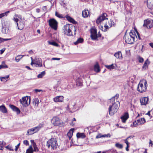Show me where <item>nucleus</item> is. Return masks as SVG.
I'll use <instances>...</instances> for the list:
<instances>
[{
	"mask_svg": "<svg viewBox=\"0 0 153 153\" xmlns=\"http://www.w3.org/2000/svg\"><path fill=\"white\" fill-rule=\"evenodd\" d=\"M126 42L128 44H132L137 40V37L133 30L131 31L129 33H126L124 36Z\"/></svg>",
	"mask_w": 153,
	"mask_h": 153,
	"instance_id": "f257e3e1",
	"label": "nucleus"
},
{
	"mask_svg": "<svg viewBox=\"0 0 153 153\" xmlns=\"http://www.w3.org/2000/svg\"><path fill=\"white\" fill-rule=\"evenodd\" d=\"M119 106L120 102L118 101H116L112 105H110L108 108L110 115L111 116L113 115L117 112Z\"/></svg>",
	"mask_w": 153,
	"mask_h": 153,
	"instance_id": "f03ea898",
	"label": "nucleus"
},
{
	"mask_svg": "<svg viewBox=\"0 0 153 153\" xmlns=\"http://www.w3.org/2000/svg\"><path fill=\"white\" fill-rule=\"evenodd\" d=\"M147 84V82L145 80H140L138 84L137 90L140 93L146 91V90Z\"/></svg>",
	"mask_w": 153,
	"mask_h": 153,
	"instance_id": "7ed1b4c3",
	"label": "nucleus"
},
{
	"mask_svg": "<svg viewBox=\"0 0 153 153\" xmlns=\"http://www.w3.org/2000/svg\"><path fill=\"white\" fill-rule=\"evenodd\" d=\"M58 146L57 141L56 138H51L47 141L46 146L48 148L51 147L53 149H55Z\"/></svg>",
	"mask_w": 153,
	"mask_h": 153,
	"instance_id": "20e7f679",
	"label": "nucleus"
},
{
	"mask_svg": "<svg viewBox=\"0 0 153 153\" xmlns=\"http://www.w3.org/2000/svg\"><path fill=\"white\" fill-rule=\"evenodd\" d=\"M43 127L42 124H40L36 127L29 129L27 132V135H30L39 131Z\"/></svg>",
	"mask_w": 153,
	"mask_h": 153,
	"instance_id": "39448f33",
	"label": "nucleus"
},
{
	"mask_svg": "<svg viewBox=\"0 0 153 153\" xmlns=\"http://www.w3.org/2000/svg\"><path fill=\"white\" fill-rule=\"evenodd\" d=\"M30 98L27 96L23 97L20 100V103L24 106L26 107L30 104Z\"/></svg>",
	"mask_w": 153,
	"mask_h": 153,
	"instance_id": "423d86ee",
	"label": "nucleus"
},
{
	"mask_svg": "<svg viewBox=\"0 0 153 153\" xmlns=\"http://www.w3.org/2000/svg\"><path fill=\"white\" fill-rule=\"evenodd\" d=\"M48 22L50 27L54 30H56L58 23L56 20L54 19H50Z\"/></svg>",
	"mask_w": 153,
	"mask_h": 153,
	"instance_id": "0eeeda50",
	"label": "nucleus"
},
{
	"mask_svg": "<svg viewBox=\"0 0 153 153\" xmlns=\"http://www.w3.org/2000/svg\"><path fill=\"white\" fill-rule=\"evenodd\" d=\"M51 121L54 126H59L62 123V121L57 117H53Z\"/></svg>",
	"mask_w": 153,
	"mask_h": 153,
	"instance_id": "6e6552de",
	"label": "nucleus"
},
{
	"mask_svg": "<svg viewBox=\"0 0 153 153\" xmlns=\"http://www.w3.org/2000/svg\"><path fill=\"white\" fill-rule=\"evenodd\" d=\"M152 23V21L149 19L145 20L144 21L143 26L147 28H150L153 27Z\"/></svg>",
	"mask_w": 153,
	"mask_h": 153,
	"instance_id": "1a4fd4ad",
	"label": "nucleus"
},
{
	"mask_svg": "<svg viewBox=\"0 0 153 153\" xmlns=\"http://www.w3.org/2000/svg\"><path fill=\"white\" fill-rule=\"evenodd\" d=\"M107 16V15L106 13H103L97 19L96 21V23L97 24H99L102 21L105 19H108L106 17Z\"/></svg>",
	"mask_w": 153,
	"mask_h": 153,
	"instance_id": "9d476101",
	"label": "nucleus"
},
{
	"mask_svg": "<svg viewBox=\"0 0 153 153\" xmlns=\"http://www.w3.org/2000/svg\"><path fill=\"white\" fill-rule=\"evenodd\" d=\"M91 39L93 40H96L98 37L96 29L94 28L91 29Z\"/></svg>",
	"mask_w": 153,
	"mask_h": 153,
	"instance_id": "9b49d317",
	"label": "nucleus"
},
{
	"mask_svg": "<svg viewBox=\"0 0 153 153\" xmlns=\"http://www.w3.org/2000/svg\"><path fill=\"white\" fill-rule=\"evenodd\" d=\"M34 60L35 64L36 67H39L42 66V61L41 58L36 57Z\"/></svg>",
	"mask_w": 153,
	"mask_h": 153,
	"instance_id": "f8f14e48",
	"label": "nucleus"
},
{
	"mask_svg": "<svg viewBox=\"0 0 153 153\" xmlns=\"http://www.w3.org/2000/svg\"><path fill=\"white\" fill-rule=\"evenodd\" d=\"M74 78L75 79L76 81V85L77 86H81L82 84L81 79L79 77L74 76Z\"/></svg>",
	"mask_w": 153,
	"mask_h": 153,
	"instance_id": "ddd939ff",
	"label": "nucleus"
},
{
	"mask_svg": "<svg viewBox=\"0 0 153 153\" xmlns=\"http://www.w3.org/2000/svg\"><path fill=\"white\" fill-rule=\"evenodd\" d=\"M112 25H114V24H112L111 23V21H110V22H108V23H106V24L104 25V27H105V28L103 29V27L102 26H101V28H102V30L104 31H105L106 30L108 29L109 27H111L112 26Z\"/></svg>",
	"mask_w": 153,
	"mask_h": 153,
	"instance_id": "4468645a",
	"label": "nucleus"
},
{
	"mask_svg": "<svg viewBox=\"0 0 153 153\" xmlns=\"http://www.w3.org/2000/svg\"><path fill=\"white\" fill-rule=\"evenodd\" d=\"M148 98L147 97H143L140 99V102L141 105H146L147 104L148 101Z\"/></svg>",
	"mask_w": 153,
	"mask_h": 153,
	"instance_id": "2eb2a0df",
	"label": "nucleus"
},
{
	"mask_svg": "<svg viewBox=\"0 0 153 153\" xmlns=\"http://www.w3.org/2000/svg\"><path fill=\"white\" fill-rule=\"evenodd\" d=\"M71 27L70 26L69 28V29H68V30H67V32L66 34H65L68 36H71L72 35V32H71ZM71 28L74 29V35L76 34V30L75 27H74V26L73 27H71Z\"/></svg>",
	"mask_w": 153,
	"mask_h": 153,
	"instance_id": "dca6fc26",
	"label": "nucleus"
},
{
	"mask_svg": "<svg viewBox=\"0 0 153 153\" xmlns=\"http://www.w3.org/2000/svg\"><path fill=\"white\" fill-rule=\"evenodd\" d=\"M17 24L18 26V28L20 30H22L24 27V22L23 21H20L19 23H17Z\"/></svg>",
	"mask_w": 153,
	"mask_h": 153,
	"instance_id": "f3484780",
	"label": "nucleus"
},
{
	"mask_svg": "<svg viewBox=\"0 0 153 153\" xmlns=\"http://www.w3.org/2000/svg\"><path fill=\"white\" fill-rule=\"evenodd\" d=\"M129 117L128 114V113H125L120 118L122 120V121L123 123H125L126 120Z\"/></svg>",
	"mask_w": 153,
	"mask_h": 153,
	"instance_id": "a211bd4d",
	"label": "nucleus"
},
{
	"mask_svg": "<svg viewBox=\"0 0 153 153\" xmlns=\"http://www.w3.org/2000/svg\"><path fill=\"white\" fill-rule=\"evenodd\" d=\"M10 107L13 111H16L17 114H19L20 113V110L16 107L13 105H10Z\"/></svg>",
	"mask_w": 153,
	"mask_h": 153,
	"instance_id": "6ab92c4d",
	"label": "nucleus"
},
{
	"mask_svg": "<svg viewBox=\"0 0 153 153\" xmlns=\"http://www.w3.org/2000/svg\"><path fill=\"white\" fill-rule=\"evenodd\" d=\"M147 5L148 7L151 9H153V0H147Z\"/></svg>",
	"mask_w": 153,
	"mask_h": 153,
	"instance_id": "aec40b11",
	"label": "nucleus"
},
{
	"mask_svg": "<svg viewBox=\"0 0 153 153\" xmlns=\"http://www.w3.org/2000/svg\"><path fill=\"white\" fill-rule=\"evenodd\" d=\"M63 100V96H58L56 97L54 99V101L55 102H62Z\"/></svg>",
	"mask_w": 153,
	"mask_h": 153,
	"instance_id": "412c9836",
	"label": "nucleus"
},
{
	"mask_svg": "<svg viewBox=\"0 0 153 153\" xmlns=\"http://www.w3.org/2000/svg\"><path fill=\"white\" fill-rule=\"evenodd\" d=\"M70 25L69 24H67L66 25H64L62 29V32L64 33V34H66L67 30L69 28Z\"/></svg>",
	"mask_w": 153,
	"mask_h": 153,
	"instance_id": "4be33fe9",
	"label": "nucleus"
},
{
	"mask_svg": "<svg viewBox=\"0 0 153 153\" xmlns=\"http://www.w3.org/2000/svg\"><path fill=\"white\" fill-rule=\"evenodd\" d=\"M117 66L116 64H112L110 65H105V67L111 70L115 69Z\"/></svg>",
	"mask_w": 153,
	"mask_h": 153,
	"instance_id": "5701e85b",
	"label": "nucleus"
},
{
	"mask_svg": "<svg viewBox=\"0 0 153 153\" xmlns=\"http://www.w3.org/2000/svg\"><path fill=\"white\" fill-rule=\"evenodd\" d=\"M82 16L84 18L88 17L89 14V11L88 10H84L82 11Z\"/></svg>",
	"mask_w": 153,
	"mask_h": 153,
	"instance_id": "b1692460",
	"label": "nucleus"
},
{
	"mask_svg": "<svg viewBox=\"0 0 153 153\" xmlns=\"http://www.w3.org/2000/svg\"><path fill=\"white\" fill-rule=\"evenodd\" d=\"M0 111L3 113H7V110L4 105L0 106Z\"/></svg>",
	"mask_w": 153,
	"mask_h": 153,
	"instance_id": "393cba45",
	"label": "nucleus"
},
{
	"mask_svg": "<svg viewBox=\"0 0 153 153\" xmlns=\"http://www.w3.org/2000/svg\"><path fill=\"white\" fill-rule=\"evenodd\" d=\"M74 130V128H71L70 130L67 133V136L70 139H71Z\"/></svg>",
	"mask_w": 153,
	"mask_h": 153,
	"instance_id": "a878e982",
	"label": "nucleus"
},
{
	"mask_svg": "<svg viewBox=\"0 0 153 153\" xmlns=\"http://www.w3.org/2000/svg\"><path fill=\"white\" fill-rule=\"evenodd\" d=\"M114 56L117 59L122 58V54L121 52L118 51L116 53L114 54Z\"/></svg>",
	"mask_w": 153,
	"mask_h": 153,
	"instance_id": "bb28decb",
	"label": "nucleus"
},
{
	"mask_svg": "<svg viewBox=\"0 0 153 153\" xmlns=\"http://www.w3.org/2000/svg\"><path fill=\"white\" fill-rule=\"evenodd\" d=\"M65 17L66 18L67 20L70 22L74 24L75 23L76 21L74 19L71 17L70 16L67 15L65 16Z\"/></svg>",
	"mask_w": 153,
	"mask_h": 153,
	"instance_id": "cd10ccee",
	"label": "nucleus"
},
{
	"mask_svg": "<svg viewBox=\"0 0 153 153\" xmlns=\"http://www.w3.org/2000/svg\"><path fill=\"white\" fill-rule=\"evenodd\" d=\"M33 102V105L36 106H37L39 102V100L38 98L34 99Z\"/></svg>",
	"mask_w": 153,
	"mask_h": 153,
	"instance_id": "c85d7f7f",
	"label": "nucleus"
},
{
	"mask_svg": "<svg viewBox=\"0 0 153 153\" xmlns=\"http://www.w3.org/2000/svg\"><path fill=\"white\" fill-rule=\"evenodd\" d=\"M137 121L138 123H139V124H143L146 122L145 119L144 118H141L140 119L137 120Z\"/></svg>",
	"mask_w": 153,
	"mask_h": 153,
	"instance_id": "c756f323",
	"label": "nucleus"
},
{
	"mask_svg": "<svg viewBox=\"0 0 153 153\" xmlns=\"http://www.w3.org/2000/svg\"><path fill=\"white\" fill-rule=\"evenodd\" d=\"M94 70L95 71L98 72L100 71L99 66L98 63H97L94 66Z\"/></svg>",
	"mask_w": 153,
	"mask_h": 153,
	"instance_id": "7c9ffc66",
	"label": "nucleus"
},
{
	"mask_svg": "<svg viewBox=\"0 0 153 153\" xmlns=\"http://www.w3.org/2000/svg\"><path fill=\"white\" fill-rule=\"evenodd\" d=\"M76 137L77 138H84L85 137V135L83 133H78L76 134Z\"/></svg>",
	"mask_w": 153,
	"mask_h": 153,
	"instance_id": "2f4dec72",
	"label": "nucleus"
},
{
	"mask_svg": "<svg viewBox=\"0 0 153 153\" xmlns=\"http://www.w3.org/2000/svg\"><path fill=\"white\" fill-rule=\"evenodd\" d=\"M31 142L32 143H33V146L34 148V150H33V151H38L39 150L36 146V144L34 142V140H31Z\"/></svg>",
	"mask_w": 153,
	"mask_h": 153,
	"instance_id": "473e14b6",
	"label": "nucleus"
},
{
	"mask_svg": "<svg viewBox=\"0 0 153 153\" xmlns=\"http://www.w3.org/2000/svg\"><path fill=\"white\" fill-rule=\"evenodd\" d=\"M24 56V55H19L17 56L15 58V60L17 62H19L20 59Z\"/></svg>",
	"mask_w": 153,
	"mask_h": 153,
	"instance_id": "72a5a7b5",
	"label": "nucleus"
},
{
	"mask_svg": "<svg viewBox=\"0 0 153 153\" xmlns=\"http://www.w3.org/2000/svg\"><path fill=\"white\" fill-rule=\"evenodd\" d=\"M83 39L81 38L78 39L76 41L74 42V44L76 45L79 43H82L83 42Z\"/></svg>",
	"mask_w": 153,
	"mask_h": 153,
	"instance_id": "f704fd0d",
	"label": "nucleus"
},
{
	"mask_svg": "<svg viewBox=\"0 0 153 153\" xmlns=\"http://www.w3.org/2000/svg\"><path fill=\"white\" fill-rule=\"evenodd\" d=\"M148 62H149L147 60H146L145 62L142 67V69L143 70H145L146 68H147Z\"/></svg>",
	"mask_w": 153,
	"mask_h": 153,
	"instance_id": "c9c22d12",
	"label": "nucleus"
},
{
	"mask_svg": "<svg viewBox=\"0 0 153 153\" xmlns=\"http://www.w3.org/2000/svg\"><path fill=\"white\" fill-rule=\"evenodd\" d=\"M33 150L31 146H30L29 148L27 149L25 153H33Z\"/></svg>",
	"mask_w": 153,
	"mask_h": 153,
	"instance_id": "e433bc0d",
	"label": "nucleus"
},
{
	"mask_svg": "<svg viewBox=\"0 0 153 153\" xmlns=\"http://www.w3.org/2000/svg\"><path fill=\"white\" fill-rule=\"evenodd\" d=\"M10 12L9 11H8L4 13L0 14V18H2L4 16H7L8 13H9Z\"/></svg>",
	"mask_w": 153,
	"mask_h": 153,
	"instance_id": "4c0bfd02",
	"label": "nucleus"
},
{
	"mask_svg": "<svg viewBox=\"0 0 153 153\" xmlns=\"http://www.w3.org/2000/svg\"><path fill=\"white\" fill-rule=\"evenodd\" d=\"M2 65H0V69L1 68H8L7 65L4 64V62L3 61L2 62Z\"/></svg>",
	"mask_w": 153,
	"mask_h": 153,
	"instance_id": "58836bf2",
	"label": "nucleus"
},
{
	"mask_svg": "<svg viewBox=\"0 0 153 153\" xmlns=\"http://www.w3.org/2000/svg\"><path fill=\"white\" fill-rule=\"evenodd\" d=\"M48 42L49 44L53 45L54 46H57V47L59 46V45L57 43H56V42H55L49 41Z\"/></svg>",
	"mask_w": 153,
	"mask_h": 153,
	"instance_id": "ea45409f",
	"label": "nucleus"
},
{
	"mask_svg": "<svg viewBox=\"0 0 153 153\" xmlns=\"http://www.w3.org/2000/svg\"><path fill=\"white\" fill-rule=\"evenodd\" d=\"M45 71L42 72L40 74H38L37 76L38 78H42L45 75Z\"/></svg>",
	"mask_w": 153,
	"mask_h": 153,
	"instance_id": "a19ab883",
	"label": "nucleus"
},
{
	"mask_svg": "<svg viewBox=\"0 0 153 153\" xmlns=\"http://www.w3.org/2000/svg\"><path fill=\"white\" fill-rule=\"evenodd\" d=\"M8 32V29L5 27H3L2 29V32L3 33H7Z\"/></svg>",
	"mask_w": 153,
	"mask_h": 153,
	"instance_id": "79ce46f5",
	"label": "nucleus"
},
{
	"mask_svg": "<svg viewBox=\"0 0 153 153\" xmlns=\"http://www.w3.org/2000/svg\"><path fill=\"white\" fill-rule=\"evenodd\" d=\"M115 146L117 147L120 149H122L123 147V145L118 143H117L115 144Z\"/></svg>",
	"mask_w": 153,
	"mask_h": 153,
	"instance_id": "37998d69",
	"label": "nucleus"
},
{
	"mask_svg": "<svg viewBox=\"0 0 153 153\" xmlns=\"http://www.w3.org/2000/svg\"><path fill=\"white\" fill-rule=\"evenodd\" d=\"M119 97V94H117L114 97L111 98V100L112 101L114 100V101L115 99H116V101H117L118 98Z\"/></svg>",
	"mask_w": 153,
	"mask_h": 153,
	"instance_id": "c03bdc74",
	"label": "nucleus"
},
{
	"mask_svg": "<svg viewBox=\"0 0 153 153\" xmlns=\"http://www.w3.org/2000/svg\"><path fill=\"white\" fill-rule=\"evenodd\" d=\"M55 16L57 17L61 18H63L64 17L62 16V15L60 14H59L57 12H55Z\"/></svg>",
	"mask_w": 153,
	"mask_h": 153,
	"instance_id": "a18cd8bd",
	"label": "nucleus"
},
{
	"mask_svg": "<svg viewBox=\"0 0 153 153\" xmlns=\"http://www.w3.org/2000/svg\"><path fill=\"white\" fill-rule=\"evenodd\" d=\"M9 78V75H7L6 76L3 77H0L1 80V81H4V80H3L4 79H8Z\"/></svg>",
	"mask_w": 153,
	"mask_h": 153,
	"instance_id": "49530a36",
	"label": "nucleus"
},
{
	"mask_svg": "<svg viewBox=\"0 0 153 153\" xmlns=\"http://www.w3.org/2000/svg\"><path fill=\"white\" fill-rule=\"evenodd\" d=\"M16 16H17L16 14L15 15L13 19V20H14L15 22H16L17 23L18 22L19 19L17 18Z\"/></svg>",
	"mask_w": 153,
	"mask_h": 153,
	"instance_id": "de8ad7c7",
	"label": "nucleus"
},
{
	"mask_svg": "<svg viewBox=\"0 0 153 153\" xmlns=\"http://www.w3.org/2000/svg\"><path fill=\"white\" fill-rule=\"evenodd\" d=\"M5 148L10 151H13V150L12 149V147L8 145L6 146Z\"/></svg>",
	"mask_w": 153,
	"mask_h": 153,
	"instance_id": "09e8293b",
	"label": "nucleus"
},
{
	"mask_svg": "<svg viewBox=\"0 0 153 153\" xmlns=\"http://www.w3.org/2000/svg\"><path fill=\"white\" fill-rule=\"evenodd\" d=\"M67 108H68V111L69 112H71V113H73V112H74V111H75V110H71V109H70V105H68L67 106Z\"/></svg>",
	"mask_w": 153,
	"mask_h": 153,
	"instance_id": "8fccbe9b",
	"label": "nucleus"
},
{
	"mask_svg": "<svg viewBox=\"0 0 153 153\" xmlns=\"http://www.w3.org/2000/svg\"><path fill=\"white\" fill-rule=\"evenodd\" d=\"M20 143H19L16 146H15V151L16 152L18 150V149L19 148L20 145Z\"/></svg>",
	"mask_w": 153,
	"mask_h": 153,
	"instance_id": "3c124183",
	"label": "nucleus"
},
{
	"mask_svg": "<svg viewBox=\"0 0 153 153\" xmlns=\"http://www.w3.org/2000/svg\"><path fill=\"white\" fill-rule=\"evenodd\" d=\"M6 143L4 141H0V145L2 146H4L6 145Z\"/></svg>",
	"mask_w": 153,
	"mask_h": 153,
	"instance_id": "603ef678",
	"label": "nucleus"
},
{
	"mask_svg": "<svg viewBox=\"0 0 153 153\" xmlns=\"http://www.w3.org/2000/svg\"><path fill=\"white\" fill-rule=\"evenodd\" d=\"M102 137H110L111 135L109 134H104L102 135Z\"/></svg>",
	"mask_w": 153,
	"mask_h": 153,
	"instance_id": "864d4df0",
	"label": "nucleus"
},
{
	"mask_svg": "<svg viewBox=\"0 0 153 153\" xmlns=\"http://www.w3.org/2000/svg\"><path fill=\"white\" fill-rule=\"evenodd\" d=\"M139 61L140 63H142L144 61L143 59L142 58L140 57L139 58Z\"/></svg>",
	"mask_w": 153,
	"mask_h": 153,
	"instance_id": "5fc2aeb1",
	"label": "nucleus"
},
{
	"mask_svg": "<svg viewBox=\"0 0 153 153\" xmlns=\"http://www.w3.org/2000/svg\"><path fill=\"white\" fill-rule=\"evenodd\" d=\"M23 143L26 145H29L28 141L27 140H25L23 141Z\"/></svg>",
	"mask_w": 153,
	"mask_h": 153,
	"instance_id": "6e6d98bb",
	"label": "nucleus"
},
{
	"mask_svg": "<svg viewBox=\"0 0 153 153\" xmlns=\"http://www.w3.org/2000/svg\"><path fill=\"white\" fill-rule=\"evenodd\" d=\"M139 123H138L137 121H135L133 123V125L134 126H136L137 124L139 125Z\"/></svg>",
	"mask_w": 153,
	"mask_h": 153,
	"instance_id": "4d7b16f0",
	"label": "nucleus"
},
{
	"mask_svg": "<svg viewBox=\"0 0 153 153\" xmlns=\"http://www.w3.org/2000/svg\"><path fill=\"white\" fill-rule=\"evenodd\" d=\"M128 139L127 138L124 140L125 141V142L126 144L127 145H129V143L128 141Z\"/></svg>",
	"mask_w": 153,
	"mask_h": 153,
	"instance_id": "13d9d810",
	"label": "nucleus"
},
{
	"mask_svg": "<svg viewBox=\"0 0 153 153\" xmlns=\"http://www.w3.org/2000/svg\"><path fill=\"white\" fill-rule=\"evenodd\" d=\"M103 135H101V134H99L97 135L96 137L97 138H99L101 137H102V136Z\"/></svg>",
	"mask_w": 153,
	"mask_h": 153,
	"instance_id": "bf43d9fd",
	"label": "nucleus"
},
{
	"mask_svg": "<svg viewBox=\"0 0 153 153\" xmlns=\"http://www.w3.org/2000/svg\"><path fill=\"white\" fill-rule=\"evenodd\" d=\"M32 59V62L31 63V65H32L33 64H35V60H33L32 57H31Z\"/></svg>",
	"mask_w": 153,
	"mask_h": 153,
	"instance_id": "052dcab7",
	"label": "nucleus"
},
{
	"mask_svg": "<svg viewBox=\"0 0 153 153\" xmlns=\"http://www.w3.org/2000/svg\"><path fill=\"white\" fill-rule=\"evenodd\" d=\"M60 58H52V59L54 60H59L60 59Z\"/></svg>",
	"mask_w": 153,
	"mask_h": 153,
	"instance_id": "680f3d73",
	"label": "nucleus"
},
{
	"mask_svg": "<svg viewBox=\"0 0 153 153\" xmlns=\"http://www.w3.org/2000/svg\"><path fill=\"white\" fill-rule=\"evenodd\" d=\"M136 32L137 33V36H138V39H140L141 38H140V34H139V33H138V32H137V31H136Z\"/></svg>",
	"mask_w": 153,
	"mask_h": 153,
	"instance_id": "e2e57ef3",
	"label": "nucleus"
},
{
	"mask_svg": "<svg viewBox=\"0 0 153 153\" xmlns=\"http://www.w3.org/2000/svg\"><path fill=\"white\" fill-rule=\"evenodd\" d=\"M11 39H3V42L6 41L8 40H10Z\"/></svg>",
	"mask_w": 153,
	"mask_h": 153,
	"instance_id": "0e129e2a",
	"label": "nucleus"
},
{
	"mask_svg": "<svg viewBox=\"0 0 153 153\" xmlns=\"http://www.w3.org/2000/svg\"><path fill=\"white\" fill-rule=\"evenodd\" d=\"M4 51H5V49H3L1 50L0 51L1 52H0L1 53V54L3 53H4Z\"/></svg>",
	"mask_w": 153,
	"mask_h": 153,
	"instance_id": "69168bd1",
	"label": "nucleus"
},
{
	"mask_svg": "<svg viewBox=\"0 0 153 153\" xmlns=\"http://www.w3.org/2000/svg\"><path fill=\"white\" fill-rule=\"evenodd\" d=\"M146 114L148 115L149 117H150L151 116L150 111H149Z\"/></svg>",
	"mask_w": 153,
	"mask_h": 153,
	"instance_id": "338daca9",
	"label": "nucleus"
},
{
	"mask_svg": "<svg viewBox=\"0 0 153 153\" xmlns=\"http://www.w3.org/2000/svg\"><path fill=\"white\" fill-rule=\"evenodd\" d=\"M129 147V145H127V146L126 147V150L128 151L129 150V149H128V147Z\"/></svg>",
	"mask_w": 153,
	"mask_h": 153,
	"instance_id": "774afa93",
	"label": "nucleus"
}]
</instances>
